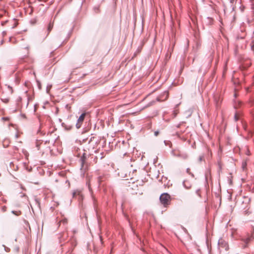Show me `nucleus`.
I'll return each mask as SVG.
<instances>
[{
	"instance_id": "nucleus-15",
	"label": "nucleus",
	"mask_w": 254,
	"mask_h": 254,
	"mask_svg": "<svg viewBox=\"0 0 254 254\" xmlns=\"http://www.w3.org/2000/svg\"><path fill=\"white\" fill-rule=\"evenodd\" d=\"M61 223H63L64 224H66L67 223V220L66 219H64L61 221Z\"/></svg>"
},
{
	"instance_id": "nucleus-22",
	"label": "nucleus",
	"mask_w": 254,
	"mask_h": 254,
	"mask_svg": "<svg viewBox=\"0 0 254 254\" xmlns=\"http://www.w3.org/2000/svg\"><path fill=\"white\" fill-rule=\"evenodd\" d=\"M159 131H155L154 132V135H155V136H157L159 134Z\"/></svg>"
},
{
	"instance_id": "nucleus-25",
	"label": "nucleus",
	"mask_w": 254,
	"mask_h": 254,
	"mask_svg": "<svg viewBox=\"0 0 254 254\" xmlns=\"http://www.w3.org/2000/svg\"><path fill=\"white\" fill-rule=\"evenodd\" d=\"M203 156H199V161L201 162L202 160Z\"/></svg>"
},
{
	"instance_id": "nucleus-1",
	"label": "nucleus",
	"mask_w": 254,
	"mask_h": 254,
	"mask_svg": "<svg viewBox=\"0 0 254 254\" xmlns=\"http://www.w3.org/2000/svg\"><path fill=\"white\" fill-rule=\"evenodd\" d=\"M171 199V196L168 193H163L160 196V202L165 207L170 204Z\"/></svg>"
},
{
	"instance_id": "nucleus-39",
	"label": "nucleus",
	"mask_w": 254,
	"mask_h": 254,
	"mask_svg": "<svg viewBox=\"0 0 254 254\" xmlns=\"http://www.w3.org/2000/svg\"><path fill=\"white\" fill-rule=\"evenodd\" d=\"M29 230H30H30H31V228H30V226H29Z\"/></svg>"
},
{
	"instance_id": "nucleus-21",
	"label": "nucleus",
	"mask_w": 254,
	"mask_h": 254,
	"mask_svg": "<svg viewBox=\"0 0 254 254\" xmlns=\"http://www.w3.org/2000/svg\"><path fill=\"white\" fill-rule=\"evenodd\" d=\"M30 48V47L29 46H26V47H24L23 48L24 49L27 50V51H28L29 49Z\"/></svg>"
},
{
	"instance_id": "nucleus-20",
	"label": "nucleus",
	"mask_w": 254,
	"mask_h": 254,
	"mask_svg": "<svg viewBox=\"0 0 254 254\" xmlns=\"http://www.w3.org/2000/svg\"><path fill=\"white\" fill-rule=\"evenodd\" d=\"M35 202H36V203L37 204L38 206H39V205H40V203H39V202L38 201V200H37V199H36H36H35Z\"/></svg>"
},
{
	"instance_id": "nucleus-34",
	"label": "nucleus",
	"mask_w": 254,
	"mask_h": 254,
	"mask_svg": "<svg viewBox=\"0 0 254 254\" xmlns=\"http://www.w3.org/2000/svg\"><path fill=\"white\" fill-rule=\"evenodd\" d=\"M221 240H219V241H218V244L219 245H220V242H221Z\"/></svg>"
},
{
	"instance_id": "nucleus-6",
	"label": "nucleus",
	"mask_w": 254,
	"mask_h": 254,
	"mask_svg": "<svg viewBox=\"0 0 254 254\" xmlns=\"http://www.w3.org/2000/svg\"><path fill=\"white\" fill-rule=\"evenodd\" d=\"M85 115V113H82L78 118L76 124V127L77 128H79L81 127V124L84 120Z\"/></svg>"
},
{
	"instance_id": "nucleus-14",
	"label": "nucleus",
	"mask_w": 254,
	"mask_h": 254,
	"mask_svg": "<svg viewBox=\"0 0 254 254\" xmlns=\"http://www.w3.org/2000/svg\"><path fill=\"white\" fill-rule=\"evenodd\" d=\"M12 213H13V214L15 215H17V216H18L21 213V212L20 211H14V210H12L11 211Z\"/></svg>"
},
{
	"instance_id": "nucleus-4",
	"label": "nucleus",
	"mask_w": 254,
	"mask_h": 254,
	"mask_svg": "<svg viewBox=\"0 0 254 254\" xmlns=\"http://www.w3.org/2000/svg\"><path fill=\"white\" fill-rule=\"evenodd\" d=\"M95 137L91 136L89 139L87 138L86 141H88L89 147L87 149L89 150L90 148L94 149L96 141L94 140Z\"/></svg>"
},
{
	"instance_id": "nucleus-32",
	"label": "nucleus",
	"mask_w": 254,
	"mask_h": 254,
	"mask_svg": "<svg viewBox=\"0 0 254 254\" xmlns=\"http://www.w3.org/2000/svg\"><path fill=\"white\" fill-rule=\"evenodd\" d=\"M154 102V101H153V102H152L150 103H149V106L152 105V104H153Z\"/></svg>"
},
{
	"instance_id": "nucleus-7",
	"label": "nucleus",
	"mask_w": 254,
	"mask_h": 254,
	"mask_svg": "<svg viewBox=\"0 0 254 254\" xmlns=\"http://www.w3.org/2000/svg\"><path fill=\"white\" fill-rule=\"evenodd\" d=\"M87 155L85 153H84L79 160L82 168L83 167L84 164L85 163Z\"/></svg>"
},
{
	"instance_id": "nucleus-28",
	"label": "nucleus",
	"mask_w": 254,
	"mask_h": 254,
	"mask_svg": "<svg viewBox=\"0 0 254 254\" xmlns=\"http://www.w3.org/2000/svg\"><path fill=\"white\" fill-rule=\"evenodd\" d=\"M36 108H37V105H34V112H35V111H36Z\"/></svg>"
},
{
	"instance_id": "nucleus-37",
	"label": "nucleus",
	"mask_w": 254,
	"mask_h": 254,
	"mask_svg": "<svg viewBox=\"0 0 254 254\" xmlns=\"http://www.w3.org/2000/svg\"><path fill=\"white\" fill-rule=\"evenodd\" d=\"M23 196H24V194H21V196L22 197Z\"/></svg>"
},
{
	"instance_id": "nucleus-18",
	"label": "nucleus",
	"mask_w": 254,
	"mask_h": 254,
	"mask_svg": "<svg viewBox=\"0 0 254 254\" xmlns=\"http://www.w3.org/2000/svg\"><path fill=\"white\" fill-rule=\"evenodd\" d=\"M234 120L235 121H237L239 120V117H238V115L236 113L235 116H234Z\"/></svg>"
},
{
	"instance_id": "nucleus-17",
	"label": "nucleus",
	"mask_w": 254,
	"mask_h": 254,
	"mask_svg": "<svg viewBox=\"0 0 254 254\" xmlns=\"http://www.w3.org/2000/svg\"><path fill=\"white\" fill-rule=\"evenodd\" d=\"M196 194L199 196V197H201L200 193V190L198 189L195 191Z\"/></svg>"
},
{
	"instance_id": "nucleus-12",
	"label": "nucleus",
	"mask_w": 254,
	"mask_h": 254,
	"mask_svg": "<svg viewBox=\"0 0 254 254\" xmlns=\"http://www.w3.org/2000/svg\"><path fill=\"white\" fill-rule=\"evenodd\" d=\"M88 189H89V190L91 193V194L92 195V199L94 201H95V198L94 197V196H93V194H92V190H91V187H90L89 185H88Z\"/></svg>"
},
{
	"instance_id": "nucleus-24",
	"label": "nucleus",
	"mask_w": 254,
	"mask_h": 254,
	"mask_svg": "<svg viewBox=\"0 0 254 254\" xmlns=\"http://www.w3.org/2000/svg\"><path fill=\"white\" fill-rule=\"evenodd\" d=\"M182 157H183V158H184V159H186V158H187V157H188V155H186V154L183 155L182 156Z\"/></svg>"
},
{
	"instance_id": "nucleus-16",
	"label": "nucleus",
	"mask_w": 254,
	"mask_h": 254,
	"mask_svg": "<svg viewBox=\"0 0 254 254\" xmlns=\"http://www.w3.org/2000/svg\"><path fill=\"white\" fill-rule=\"evenodd\" d=\"M36 81H37V85H38V88L39 89H40L41 88V83H40V82L37 79H36Z\"/></svg>"
},
{
	"instance_id": "nucleus-3",
	"label": "nucleus",
	"mask_w": 254,
	"mask_h": 254,
	"mask_svg": "<svg viewBox=\"0 0 254 254\" xmlns=\"http://www.w3.org/2000/svg\"><path fill=\"white\" fill-rule=\"evenodd\" d=\"M169 96V92L165 91L163 92L160 96L157 97L156 100L158 102H161L166 100Z\"/></svg>"
},
{
	"instance_id": "nucleus-26",
	"label": "nucleus",
	"mask_w": 254,
	"mask_h": 254,
	"mask_svg": "<svg viewBox=\"0 0 254 254\" xmlns=\"http://www.w3.org/2000/svg\"><path fill=\"white\" fill-rule=\"evenodd\" d=\"M15 137L16 139H17L19 137V135L18 133H16V134L15 135Z\"/></svg>"
},
{
	"instance_id": "nucleus-2",
	"label": "nucleus",
	"mask_w": 254,
	"mask_h": 254,
	"mask_svg": "<svg viewBox=\"0 0 254 254\" xmlns=\"http://www.w3.org/2000/svg\"><path fill=\"white\" fill-rule=\"evenodd\" d=\"M254 239V234H252L251 236H248L247 238L243 237L241 239L242 242H243V244H242V247L243 249H245L248 247V244L253 240Z\"/></svg>"
},
{
	"instance_id": "nucleus-8",
	"label": "nucleus",
	"mask_w": 254,
	"mask_h": 254,
	"mask_svg": "<svg viewBox=\"0 0 254 254\" xmlns=\"http://www.w3.org/2000/svg\"><path fill=\"white\" fill-rule=\"evenodd\" d=\"M9 167L10 168L13 170V171H16L18 170V167L17 165H15L13 162H10L9 164Z\"/></svg>"
},
{
	"instance_id": "nucleus-10",
	"label": "nucleus",
	"mask_w": 254,
	"mask_h": 254,
	"mask_svg": "<svg viewBox=\"0 0 254 254\" xmlns=\"http://www.w3.org/2000/svg\"><path fill=\"white\" fill-rule=\"evenodd\" d=\"M53 27V23H50L49 25H48V33L51 31V30L52 29Z\"/></svg>"
},
{
	"instance_id": "nucleus-31",
	"label": "nucleus",
	"mask_w": 254,
	"mask_h": 254,
	"mask_svg": "<svg viewBox=\"0 0 254 254\" xmlns=\"http://www.w3.org/2000/svg\"><path fill=\"white\" fill-rule=\"evenodd\" d=\"M2 119L3 120H8V118H2Z\"/></svg>"
},
{
	"instance_id": "nucleus-29",
	"label": "nucleus",
	"mask_w": 254,
	"mask_h": 254,
	"mask_svg": "<svg viewBox=\"0 0 254 254\" xmlns=\"http://www.w3.org/2000/svg\"><path fill=\"white\" fill-rule=\"evenodd\" d=\"M28 103H27V105H26L27 106H28V104H29V101H30V99H29V97L28 98Z\"/></svg>"
},
{
	"instance_id": "nucleus-33",
	"label": "nucleus",
	"mask_w": 254,
	"mask_h": 254,
	"mask_svg": "<svg viewBox=\"0 0 254 254\" xmlns=\"http://www.w3.org/2000/svg\"><path fill=\"white\" fill-rule=\"evenodd\" d=\"M15 250H16V252H18V251H19V248H16V249H15Z\"/></svg>"
},
{
	"instance_id": "nucleus-5",
	"label": "nucleus",
	"mask_w": 254,
	"mask_h": 254,
	"mask_svg": "<svg viewBox=\"0 0 254 254\" xmlns=\"http://www.w3.org/2000/svg\"><path fill=\"white\" fill-rule=\"evenodd\" d=\"M213 98L216 107L218 109L220 106L221 103L222 102V99L220 96L218 94L214 95Z\"/></svg>"
},
{
	"instance_id": "nucleus-23",
	"label": "nucleus",
	"mask_w": 254,
	"mask_h": 254,
	"mask_svg": "<svg viewBox=\"0 0 254 254\" xmlns=\"http://www.w3.org/2000/svg\"><path fill=\"white\" fill-rule=\"evenodd\" d=\"M2 101L4 103H7L9 101V100L8 99H2Z\"/></svg>"
},
{
	"instance_id": "nucleus-36",
	"label": "nucleus",
	"mask_w": 254,
	"mask_h": 254,
	"mask_svg": "<svg viewBox=\"0 0 254 254\" xmlns=\"http://www.w3.org/2000/svg\"><path fill=\"white\" fill-rule=\"evenodd\" d=\"M166 142V141H164V143H165L166 145H167Z\"/></svg>"
},
{
	"instance_id": "nucleus-9",
	"label": "nucleus",
	"mask_w": 254,
	"mask_h": 254,
	"mask_svg": "<svg viewBox=\"0 0 254 254\" xmlns=\"http://www.w3.org/2000/svg\"><path fill=\"white\" fill-rule=\"evenodd\" d=\"M77 195H78V199L79 200H82L83 199V196H82V195L79 192H74L73 193V197H76Z\"/></svg>"
},
{
	"instance_id": "nucleus-35",
	"label": "nucleus",
	"mask_w": 254,
	"mask_h": 254,
	"mask_svg": "<svg viewBox=\"0 0 254 254\" xmlns=\"http://www.w3.org/2000/svg\"><path fill=\"white\" fill-rule=\"evenodd\" d=\"M32 13V8H30V14Z\"/></svg>"
},
{
	"instance_id": "nucleus-13",
	"label": "nucleus",
	"mask_w": 254,
	"mask_h": 254,
	"mask_svg": "<svg viewBox=\"0 0 254 254\" xmlns=\"http://www.w3.org/2000/svg\"><path fill=\"white\" fill-rule=\"evenodd\" d=\"M41 143H42V142H41L40 141H38L37 140L36 142V147L37 148L38 150L40 149V145Z\"/></svg>"
},
{
	"instance_id": "nucleus-38",
	"label": "nucleus",
	"mask_w": 254,
	"mask_h": 254,
	"mask_svg": "<svg viewBox=\"0 0 254 254\" xmlns=\"http://www.w3.org/2000/svg\"><path fill=\"white\" fill-rule=\"evenodd\" d=\"M30 23H32V20L30 21Z\"/></svg>"
},
{
	"instance_id": "nucleus-19",
	"label": "nucleus",
	"mask_w": 254,
	"mask_h": 254,
	"mask_svg": "<svg viewBox=\"0 0 254 254\" xmlns=\"http://www.w3.org/2000/svg\"><path fill=\"white\" fill-rule=\"evenodd\" d=\"M190 169L189 168H188V169H187V172L188 174H189L192 177H193V176H194L193 174H192V173H190Z\"/></svg>"
},
{
	"instance_id": "nucleus-11",
	"label": "nucleus",
	"mask_w": 254,
	"mask_h": 254,
	"mask_svg": "<svg viewBox=\"0 0 254 254\" xmlns=\"http://www.w3.org/2000/svg\"><path fill=\"white\" fill-rule=\"evenodd\" d=\"M23 165H24V167L25 168V169L27 170H28L29 172L31 171V170H32V167L31 166H30V168H29V167L27 165L26 163H24L23 164Z\"/></svg>"
},
{
	"instance_id": "nucleus-30",
	"label": "nucleus",
	"mask_w": 254,
	"mask_h": 254,
	"mask_svg": "<svg viewBox=\"0 0 254 254\" xmlns=\"http://www.w3.org/2000/svg\"><path fill=\"white\" fill-rule=\"evenodd\" d=\"M35 23H36V20L33 19V22H32L33 24H34Z\"/></svg>"
},
{
	"instance_id": "nucleus-27",
	"label": "nucleus",
	"mask_w": 254,
	"mask_h": 254,
	"mask_svg": "<svg viewBox=\"0 0 254 254\" xmlns=\"http://www.w3.org/2000/svg\"><path fill=\"white\" fill-rule=\"evenodd\" d=\"M183 185H184V186L185 188H187V189H189V187H187V186H186V185H185V182H183Z\"/></svg>"
}]
</instances>
